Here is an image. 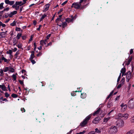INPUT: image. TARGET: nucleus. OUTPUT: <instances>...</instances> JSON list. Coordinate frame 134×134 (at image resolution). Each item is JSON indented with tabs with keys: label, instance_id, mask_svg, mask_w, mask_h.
I'll list each match as a JSON object with an SVG mask.
<instances>
[{
	"label": "nucleus",
	"instance_id": "nucleus-1",
	"mask_svg": "<svg viewBox=\"0 0 134 134\" xmlns=\"http://www.w3.org/2000/svg\"><path fill=\"white\" fill-rule=\"evenodd\" d=\"M91 117V115H90L87 116L85 119L81 122L80 125L82 127L85 126L87 123L88 121L90 120Z\"/></svg>",
	"mask_w": 134,
	"mask_h": 134
},
{
	"label": "nucleus",
	"instance_id": "nucleus-2",
	"mask_svg": "<svg viewBox=\"0 0 134 134\" xmlns=\"http://www.w3.org/2000/svg\"><path fill=\"white\" fill-rule=\"evenodd\" d=\"M118 131L117 127L115 126H112L109 128V132L110 133L114 134Z\"/></svg>",
	"mask_w": 134,
	"mask_h": 134
},
{
	"label": "nucleus",
	"instance_id": "nucleus-3",
	"mask_svg": "<svg viewBox=\"0 0 134 134\" xmlns=\"http://www.w3.org/2000/svg\"><path fill=\"white\" fill-rule=\"evenodd\" d=\"M128 106L130 108L132 109L134 108V98H131L129 101Z\"/></svg>",
	"mask_w": 134,
	"mask_h": 134
},
{
	"label": "nucleus",
	"instance_id": "nucleus-4",
	"mask_svg": "<svg viewBox=\"0 0 134 134\" xmlns=\"http://www.w3.org/2000/svg\"><path fill=\"white\" fill-rule=\"evenodd\" d=\"M81 6V4L79 2H74L71 5V7H74L76 9L80 8Z\"/></svg>",
	"mask_w": 134,
	"mask_h": 134
},
{
	"label": "nucleus",
	"instance_id": "nucleus-5",
	"mask_svg": "<svg viewBox=\"0 0 134 134\" xmlns=\"http://www.w3.org/2000/svg\"><path fill=\"white\" fill-rule=\"evenodd\" d=\"M2 61H3L4 62L8 64L10 61V60L6 59L4 57L3 55H2L1 57H0V63L2 64Z\"/></svg>",
	"mask_w": 134,
	"mask_h": 134
},
{
	"label": "nucleus",
	"instance_id": "nucleus-6",
	"mask_svg": "<svg viewBox=\"0 0 134 134\" xmlns=\"http://www.w3.org/2000/svg\"><path fill=\"white\" fill-rule=\"evenodd\" d=\"M124 124V122L122 120H118L116 122V125L120 128H121L123 126Z\"/></svg>",
	"mask_w": 134,
	"mask_h": 134
},
{
	"label": "nucleus",
	"instance_id": "nucleus-7",
	"mask_svg": "<svg viewBox=\"0 0 134 134\" xmlns=\"http://www.w3.org/2000/svg\"><path fill=\"white\" fill-rule=\"evenodd\" d=\"M126 75V81L129 82L130 80L132 77L131 73L130 71H129L127 73H126L125 75Z\"/></svg>",
	"mask_w": 134,
	"mask_h": 134
},
{
	"label": "nucleus",
	"instance_id": "nucleus-8",
	"mask_svg": "<svg viewBox=\"0 0 134 134\" xmlns=\"http://www.w3.org/2000/svg\"><path fill=\"white\" fill-rule=\"evenodd\" d=\"M71 19L70 18H67L65 20L68 23H69L70 22H72L75 20L76 18V15L74 16H73L72 15L71 16Z\"/></svg>",
	"mask_w": 134,
	"mask_h": 134
},
{
	"label": "nucleus",
	"instance_id": "nucleus-9",
	"mask_svg": "<svg viewBox=\"0 0 134 134\" xmlns=\"http://www.w3.org/2000/svg\"><path fill=\"white\" fill-rule=\"evenodd\" d=\"M100 120V119L99 117H97L94 119L92 122L94 124H97L99 123Z\"/></svg>",
	"mask_w": 134,
	"mask_h": 134
},
{
	"label": "nucleus",
	"instance_id": "nucleus-10",
	"mask_svg": "<svg viewBox=\"0 0 134 134\" xmlns=\"http://www.w3.org/2000/svg\"><path fill=\"white\" fill-rule=\"evenodd\" d=\"M4 2L6 4H9L11 5H13L15 3L14 1H10L9 0H5Z\"/></svg>",
	"mask_w": 134,
	"mask_h": 134
},
{
	"label": "nucleus",
	"instance_id": "nucleus-11",
	"mask_svg": "<svg viewBox=\"0 0 134 134\" xmlns=\"http://www.w3.org/2000/svg\"><path fill=\"white\" fill-rule=\"evenodd\" d=\"M121 109L122 111H125L127 108V106L126 104H122L121 105Z\"/></svg>",
	"mask_w": 134,
	"mask_h": 134
},
{
	"label": "nucleus",
	"instance_id": "nucleus-12",
	"mask_svg": "<svg viewBox=\"0 0 134 134\" xmlns=\"http://www.w3.org/2000/svg\"><path fill=\"white\" fill-rule=\"evenodd\" d=\"M128 116L129 115L127 114H122V119L125 120H126L128 118Z\"/></svg>",
	"mask_w": 134,
	"mask_h": 134
},
{
	"label": "nucleus",
	"instance_id": "nucleus-13",
	"mask_svg": "<svg viewBox=\"0 0 134 134\" xmlns=\"http://www.w3.org/2000/svg\"><path fill=\"white\" fill-rule=\"evenodd\" d=\"M17 11H14L13 12H11V13L8 15L9 16L10 18L12 17L13 15L16 14L17 13Z\"/></svg>",
	"mask_w": 134,
	"mask_h": 134
},
{
	"label": "nucleus",
	"instance_id": "nucleus-14",
	"mask_svg": "<svg viewBox=\"0 0 134 134\" xmlns=\"http://www.w3.org/2000/svg\"><path fill=\"white\" fill-rule=\"evenodd\" d=\"M50 5V4H49L48 3L46 5L44 6L45 7L43 11L44 12L47 11L49 8Z\"/></svg>",
	"mask_w": 134,
	"mask_h": 134
},
{
	"label": "nucleus",
	"instance_id": "nucleus-15",
	"mask_svg": "<svg viewBox=\"0 0 134 134\" xmlns=\"http://www.w3.org/2000/svg\"><path fill=\"white\" fill-rule=\"evenodd\" d=\"M0 88H1L3 91H7L6 87L4 85H0Z\"/></svg>",
	"mask_w": 134,
	"mask_h": 134
},
{
	"label": "nucleus",
	"instance_id": "nucleus-16",
	"mask_svg": "<svg viewBox=\"0 0 134 134\" xmlns=\"http://www.w3.org/2000/svg\"><path fill=\"white\" fill-rule=\"evenodd\" d=\"M35 52L34 51H32L31 52V54L30 56V57L29 58V60H31L33 59V58L35 57L34 55Z\"/></svg>",
	"mask_w": 134,
	"mask_h": 134
},
{
	"label": "nucleus",
	"instance_id": "nucleus-17",
	"mask_svg": "<svg viewBox=\"0 0 134 134\" xmlns=\"http://www.w3.org/2000/svg\"><path fill=\"white\" fill-rule=\"evenodd\" d=\"M110 117H109L107 118H105L104 119V120L103 122H102V124H105L110 119Z\"/></svg>",
	"mask_w": 134,
	"mask_h": 134
},
{
	"label": "nucleus",
	"instance_id": "nucleus-18",
	"mask_svg": "<svg viewBox=\"0 0 134 134\" xmlns=\"http://www.w3.org/2000/svg\"><path fill=\"white\" fill-rule=\"evenodd\" d=\"M122 114H119L117 115L116 116V119H121L122 118Z\"/></svg>",
	"mask_w": 134,
	"mask_h": 134
},
{
	"label": "nucleus",
	"instance_id": "nucleus-19",
	"mask_svg": "<svg viewBox=\"0 0 134 134\" xmlns=\"http://www.w3.org/2000/svg\"><path fill=\"white\" fill-rule=\"evenodd\" d=\"M100 110V108L99 109L96 111H95L94 113H93V115L95 116L97 114H99Z\"/></svg>",
	"mask_w": 134,
	"mask_h": 134
},
{
	"label": "nucleus",
	"instance_id": "nucleus-20",
	"mask_svg": "<svg viewBox=\"0 0 134 134\" xmlns=\"http://www.w3.org/2000/svg\"><path fill=\"white\" fill-rule=\"evenodd\" d=\"M6 35L4 33V32H3L0 33V36L1 38L4 37Z\"/></svg>",
	"mask_w": 134,
	"mask_h": 134
},
{
	"label": "nucleus",
	"instance_id": "nucleus-21",
	"mask_svg": "<svg viewBox=\"0 0 134 134\" xmlns=\"http://www.w3.org/2000/svg\"><path fill=\"white\" fill-rule=\"evenodd\" d=\"M40 44L42 46H43L44 45H46V43L43 40H42L40 41Z\"/></svg>",
	"mask_w": 134,
	"mask_h": 134
},
{
	"label": "nucleus",
	"instance_id": "nucleus-22",
	"mask_svg": "<svg viewBox=\"0 0 134 134\" xmlns=\"http://www.w3.org/2000/svg\"><path fill=\"white\" fill-rule=\"evenodd\" d=\"M114 92V91H112L110 93L109 95L106 98V100H108L109 99L111 96L112 95Z\"/></svg>",
	"mask_w": 134,
	"mask_h": 134
},
{
	"label": "nucleus",
	"instance_id": "nucleus-23",
	"mask_svg": "<svg viewBox=\"0 0 134 134\" xmlns=\"http://www.w3.org/2000/svg\"><path fill=\"white\" fill-rule=\"evenodd\" d=\"M16 2L18 5H19V6L24 5V4H23V2H22L21 1H16Z\"/></svg>",
	"mask_w": 134,
	"mask_h": 134
},
{
	"label": "nucleus",
	"instance_id": "nucleus-24",
	"mask_svg": "<svg viewBox=\"0 0 134 134\" xmlns=\"http://www.w3.org/2000/svg\"><path fill=\"white\" fill-rule=\"evenodd\" d=\"M132 57L131 56V57L129 59V60H128L127 61V65H129L130 64V62L131 61V60L132 59Z\"/></svg>",
	"mask_w": 134,
	"mask_h": 134
},
{
	"label": "nucleus",
	"instance_id": "nucleus-25",
	"mask_svg": "<svg viewBox=\"0 0 134 134\" xmlns=\"http://www.w3.org/2000/svg\"><path fill=\"white\" fill-rule=\"evenodd\" d=\"M47 16V15L46 14H44L41 17L40 20V21H41L43 20V19L46 17Z\"/></svg>",
	"mask_w": 134,
	"mask_h": 134
},
{
	"label": "nucleus",
	"instance_id": "nucleus-26",
	"mask_svg": "<svg viewBox=\"0 0 134 134\" xmlns=\"http://www.w3.org/2000/svg\"><path fill=\"white\" fill-rule=\"evenodd\" d=\"M125 81V78L124 77H123L120 81V83L122 85H124Z\"/></svg>",
	"mask_w": 134,
	"mask_h": 134
},
{
	"label": "nucleus",
	"instance_id": "nucleus-27",
	"mask_svg": "<svg viewBox=\"0 0 134 134\" xmlns=\"http://www.w3.org/2000/svg\"><path fill=\"white\" fill-rule=\"evenodd\" d=\"M22 36V34L20 33H18L16 36V38L18 40H19Z\"/></svg>",
	"mask_w": 134,
	"mask_h": 134
},
{
	"label": "nucleus",
	"instance_id": "nucleus-28",
	"mask_svg": "<svg viewBox=\"0 0 134 134\" xmlns=\"http://www.w3.org/2000/svg\"><path fill=\"white\" fill-rule=\"evenodd\" d=\"M134 133L133 130H131L127 132L126 134H132Z\"/></svg>",
	"mask_w": 134,
	"mask_h": 134
},
{
	"label": "nucleus",
	"instance_id": "nucleus-29",
	"mask_svg": "<svg viewBox=\"0 0 134 134\" xmlns=\"http://www.w3.org/2000/svg\"><path fill=\"white\" fill-rule=\"evenodd\" d=\"M67 25V24L66 22L63 23L62 24V26L63 28H64L66 27Z\"/></svg>",
	"mask_w": 134,
	"mask_h": 134
},
{
	"label": "nucleus",
	"instance_id": "nucleus-30",
	"mask_svg": "<svg viewBox=\"0 0 134 134\" xmlns=\"http://www.w3.org/2000/svg\"><path fill=\"white\" fill-rule=\"evenodd\" d=\"M3 70H2V69H0V76H3L4 74L3 73Z\"/></svg>",
	"mask_w": 134,
	"mask_h": 134
},
{
	"label": "nucleus",
	"instance_id": "nucleus-31",
	"mask_svg": "<svg viewBox=\"0 0 134 134\" xmlns=\"http://www.w3.org/2000/svg\"><path fill=\"white\" fill-rule=\"evenodd\" d=\"M9 67H5L3 69V71L4 72H6L7 71H9Z\"/></svg>",
	"mask_w": 134,
	"mask_h": 134
},
{
	"label": "nucleus",
	"instance_id": "nucleus-32",
	"mask_svg": "<svg viewBox=\"0 0 134 134\" xmlns=\"http://www.w3.org/2000/svg\"><path fill=\"white\" fill-rule=\"evenodd\" d=\"M9 71L10 72H13L14 71V69L12 68L11 67H9Z\"/></svg>",
	"mask_w": 134,
	"mask_h": 134
},
{
	"label": "nucleus",
	"instance_id": "nucleus-33",
	"mask_svg": "<svg viewBox=\"0 0 134 134\" xmlns=\"http://www.w3.org/2000/svg\"><path fill=\"white\" fill-rule=\"evenodd\" d=\"M126 71L125 68H122L121 70V73H124Z\"/></svg>",
	"mask_w": 134,
	"mask_h": 134
},
{
	"label": "nucleus",
	"instance_id": "nucleus-34",
	"mask_svg": "<svg viewBox=\"0 0 134 134\" xmlns=\"http://www.w3.org/2000/svg\"><path fill=\"white\" fill-rule=\"evenodd\" d=\"M86 96V94L84 93H81V97L82 98H85Z\"/></svg>",
	"mask_w": 134,
	"mask_h": 134
},
{
	"label": "nucleus",
	"instance_id": "nucleus-35",
	"mask_svg": "<svg viewBox=\"0 0 134 134\" xmlns=\"http://www.w3.org/2000/svg\"><path fill=\"white\" fill-rule=\"evenodd\" d=\"M0 99L1 100H2L3 101H5L6 102H7L8 101V100L6 98H3V97H1L0 98Z\"/></svg>",
	"mask_w": 134,
	"mask_h": 134
},
{
	"label": "nucleus",
	"instance_id": "nucleus-36",
	"mask_svg": "<svg viewBox=\"0 0 134 134\" xmlns=\"http://www.w3.org/2000/svg\"><path fill=\"white\" fill-rule=\"evenodd\" d=\"M11 96L13 98H16L18 97V95L16 94L13 93L12 94Z\"/></svg>",
	"mask_w": 134,
	"mask_h": 134
},
{
	"label": "nucleus",
	"instance_id": "nucleus-37",
	"mask_svg": "<svg viewBox=\"0 0 134 134\" xmlns=\"http://www.w3.org/2000/svg\"><path fill=\"white\" fill-rule=\"evenodd\" d=\"M4 4L3 3H2L0 4V9H2L3 8H4V7H3V5Z\"/></svg>",
	"mask_w": 134,
	"mask_h": 134
},
{
	"label": "nucleus",
	"instance_id": "nucleus-38",
	"mask_svg": "<svg viewBox=\"0 0 134 134\" xmlns=\"http://www.w3.org/2000/svg\"><path fill=\"white\" fill-rule=\"evenodd\" d=\"M15 30L16 31H21V32H22L23 31V30H21V28H20L17 27L15 29Z\"/></svg>",
	"mask_w": 134,
	"mask_h": 134
},
{
	"label": "nucleus",
	"instance_id": "nucleus-39",
	"mask_svg": "<svg viewBox=\"0 0 134 134\" xmlns=\"http://www.w3.org/2000/svg\"><path fill=\"white\" fill-rule=\"evenodd\" d=\"M7 53L8 54L11 55L12 53V52L11 50H9L8 51H7Z\"/></svg>",
	"mask_w": 134,
	"mask_h": 134
},
{
	"label": "nucleus",
	"instance_id": "nucleus-40",
	"mask_svg": "<svg viewBox=\"0 0 134 134\" xmlns=\"http://www.w3.org/2000/svg\"><path fill=\"white\" fill-rule=\"evenodd\" d=\"M12 77L13 78L14 81H15L16 80V76L15 75L13 74L12 76Z\"/></svg>",
	"mask_w": 134,
	"mask_h": 134
},
{
	"label": "nucleus",
	"instance_id": "nucleus-41",
	"mask_svg": "<svg viewBox=\"0 0 134 134\" xmlns=\"http://www.w3.org/2000/svg\"><path fill=\"white\" fill-rule=\"evenodd\" d=\"M16 23L15 21H14L12 23L10 24V25L11 26H14L16 25Z\"/></svg>",
	"mask_w": 134,
	"mask_h": 134
},
{
	"label": "nucleus",
	"instance_id": "nucleus-42",
	"mask_svg": "<svg viewBox=\"0 0 134 134\" xmlns=\"http://www.w3.org/2000/svg\"><path fill=\"white\" fill-rule=\"evenodd\" d=\"M95 132L97 133H100L101 132V131L98 130V128H97L95 129Z\"/></svg>",
	"mask_w": 134,
	"mask_h": 134
},
{
	"label": "nucleus",
	"instance_id": "nucleus-43",
	"mask_svg": "<svg viewBox=\"0 0 134 134\" xmlns=\"http://www.w3.org/2000/svg\"><path fill=\"white\" fill-rule=\"evenodd\" d=\"M12 7L13 8H15L18 5L16 3V2H15V3L14 4H13V5H12Z\"/></svg>",
	"mask_w": 134,
	"mask_h": 134
},
{
	"label": "nucleus",
	"instance_id": "nucleus-44",
	"mask_svg": "<svg viewBox=\"0 0 134 134\" xmlns=\"http://www.w3.org/2000/svg\"><path fill=\"white\" fill-rule=\"evenodd\" d=\"M19 82L20 83V84L22 85H24V82L23 81H21V80H19Z\"/></svg>",
	"mask_w": 134,
	"mask_h": 134
},
{
	"label": "nucleus",
	"instance_id": "nucleus-45",
	"mask_svg": "<svg viewBox=\"0 0 134 134\" xmlns=\"http://www.w3.org/2000/svg\"><path fill=\"white\" fill-rule=\"evenodd\" d=\"M121 73H120V75H119V77L118 78V79H117V82H118L119 81L120 79L121 78Z\"/></svg>",
	"mask_w": 134,
	"mask_h": 134
},
{
	"label": "nucleus",
	"instance_id": "nucleus-46",
	"mask_svg": "<svg viewBox=\"0 0 134 134\" xmlns=\"http://www.w3.org/2000/svg\"><path fill=\"white\" fill-rule=\"evenodd\" d=\"M19 52H18V51L17 52L15 55V56H16V57H15V58L16 59L17 58V55H19Z\"/></svg>",
	"mask_w": 134,
	"mask_h": 134
},
{
	"label": "nucleus",
	"instance_id": "nucleus-47",
	"mask_svg": "<svg viewBox=\"0 0 134 134\" xmlns=\"http://www.w3.org/2000/svg\"><path fill=\"white\" fill-rule=\"evenodd\" d=\"M5 96L6 98H8L9 96V94L7 92L5 93Z\"/></svg>",
	"mask_w": 134,
	"mask_h": 134
},
{
	"label": "nucleus",
	"instance_id": "nucleus-48",
	"mask_svg": "<svg viewBox=\"0 0 134 134\" xmlns=\"http://www.w3.org/2000/svg\"><path fill=\"white\" fill-rule=\"evenodd\" d=\"M23 40H25L26 39V37L25 35L23 36H21Z\"/></svg>",
	"mask_w": 134,
	"mask_h": 134
},
{
	"label": "nucleus",
	"instance_id": "nucleus-49",
	"mask_svg": "<svg viewBox=\"0 0 134 134\" xmlns=\"http://www.w3.org/2000/svg\"><path fill=\"white\" fill-rule=\"evenodd\" d=\"M123 85L121 84L120 83V84H119L118 85L117 87V88H120Z\"/></svg>",
	"mask_w": 134,
	"mask_h": 134
},
{
	"label": "nucleus",
	"instance_id": "nucleus-50",
	"mask_svg": "<svg viewBox=\"0 0 134 134\" xmlns=\"http://www.w3.org/2000/svg\"><path fill=\"white\" fill-rule=\"evenodd\" d=\"M131 122L132 123H134V116L132 117L131 120Z\"/></svg>",
	"mask_w": 134,
	"mask_h": 134
},
{
	"label": "nucleus",
	"instance_id": "nucleus-51",
	"mask_svg": "<svg viewBox=\"0 0 134 134\" xmlns=\"http://www.w3.org/2000/svg\"><path fill=\"white\" fill-rule=\"evenodd\" d=\"M68 2V1L67 0L65 1L62 4V5L63 6L65 4H66Z\"/></svg>",
	"mask_w": 134,
	"mask_h": 134
},
{
	"label": "nucleus",
	"instance_id": "nucleus-52",
	"mask_svg": "<svg viewBox=\"0 0 134 134\" xmlns=\"http://www.w3.org/2000/svg\"><path fill=\"white\" fill-rule=\"evenodd\" d=\"M9 7H7L5 8L3 10L4 12L5 11H8L9 10Z\"/></svg>",
	"mask_w": 134,
	"mask_h": 134
},
{
	"label": "nucleus",
	"instance_id": "nucleus-53",
	"mask_svg": "<svg viewBox=\"0 0 134 134\" xmlns=\"http://www.w3.org/2000/svg\"><path fill=\"white\" fill-rule=\"evenodd\" d=\"M31 62H32V63L33 64H34L36 63V62L35 61V60H34L33 59L31 60H30Z\"/></svg>",
	"mask_w": 134,
	"mask_h": 134
},
{
	"label": "nucleus",
	"instance_id": "nucleus-54",
	"mask_svg": "<svg viewBox=\"0 0 134 134\" xmlns=\"http://www.w3.org/2000/svg\"><path fill=\"white\" fill-rule=\"evenodd\" d=\"M85 132V131H83L82 132H80L79 133H77L76 134H82L84 133Z\"/></svg>",
	"mask_w": 134,
	"mask_h": 134
},
{
	"label": "nucleus",
	"instance_id": "nucleus-55",
	"mask_svg": "<svg viewBox=\"0 0 134 134\" xmlns=\"http://www.w3.org/2000/svg\"><path fill=\"white\" fill-rule=\"evenodd\" d=\"M21 110L22 111V112H25V110L24 108H21Z\"/></svg>",
	"mask_w": 134,
	"mask_h": 134
},
{
	"label": "nucleus",
	"instance_id": "nucleus-56",
	"mask_svg": "<svg viewBox=\"0 0 134 134\" xmlns=\"http://www.w3.org/2000/svg\"><path fill=\"white\" fill-rule=\"evenodd\" d=\"M51 35V34H49L47 35L46 37L47 39L48 40L49 39V38L50 37Z\"/></svg>",
	"mask_w": 134,
	"mask_h": 134
},
{
	"label": "nucleus",
	"instance_id": "nucleus-57",
	"mask_svg": "<svg viewBox=\"0 0 134 134\" xmlns=\"http://www.w3.org/2000/svg\"><path fill=\"white\" fill-rule=\"evenodd\" d=\"M42 26V25H39V27L37 29V30L38 31H40V30L41 27Z\"/></svg>",
	"mask_w": 134,
	"mask_h": 134
},
{
	"label": "nucleus",
	"instance_id": "nucleus-58",
	"mask_svg": "<svg viewBox=\"0 0 134 134\" xmlns=\"http://www.w3.org/2000/svg\"><path fill=\"white\" fill-rule=\"evenodd\" d=\"M52 44V43L51 42H50L49 43H48L47 44L46 46V47H47L49 46H51Z\"/></svg>",
	"mask_w": 134,
	"mask_h": 134
},
{
	"label": "nucleus",
	"instance_id": "nucleus-59",
	"mask_svg": "<svg viewBox=\"0 0 134 134\" xmlns=\"http://www.w3.org/2000/svg\"><path fill=\"white\" fill-rule=\"evenodd\" d=\"M33 37H32V35H31V37L30 39L29 40V42L30 41H31L32 40Z\"/></svg>",
	"mask_w": 134,
	"mask_h": 134
},
{
	"label": "nucleus",
	"instance_id": "nucleus-60",
	"mask_svg": "<svg viewBox=\"0 0 134 134\" xmlns=\"http://www.w3.org/2000/svg\"><path fill=\"white\" fill-rule=\"evenodd\" d=\"M17 48H16L15 47L14 48V49H13V52H15L17 50Z\"/></svg>",
	"mask_w": 134,
	"mask_h": 134
},
{
	"label": "nucleus",
	"instance_id": "nucleus-61",
	"mask_svg": "<svg viewBox=\"0 0 134 134\" xmlns=\"http://www.w3.org/2000/svg\"><path fill=\"white\" fill-rule=\"evenodd\" d=\"M42 55V53H39L37 55V57L40 56Z\"/></svg>",
	"mask_w": 134,
	"mask_h": 134
},
{
	"label": "nucleus",
	"instance_id": "nucleus-62",
	"mask_svg": "<svg viewBox=\"0 0 134 134\" xmlns=\"http://www.w3.org/2000/svg\"><path fill=\"white\" fill-rule=\"evenodd\" d=\"M27 0H23V4H25L26 3V1H27Z\"/></svg>",
	"mask_w": 134,
	"mask_h": 134
},
{
	"label": "nucleus",
	"instance_id": "nucleus-63",
	"mask_svg": "<svg viewBox=\"0 0 134 134\" xmlns=\"http://www.w3.org/2000/svg\"><path fill=\"white\" fill-rule=\"evenodd\" d=\"M38 48L39 50H41L42 49V46H40Z\"/></svg>",
	"mask_w": 134,
	"mask_h": 134
},
{
	"label": "nucleus",
	"instance_id": "nucleus-64",
	"mask_svg": "<svg viewBox=\"0 0 134 134\" xmlns=\"http://www.w3.org/2000/svg\"><path fill=\"white\" fill-rule=\"evenodd\" d=\"M133 50L132 49H131L130 51V54H132L133 53Z\"/></svg>",
	"mask_w": 134,
	"mask_h": 134
}]
</instances>
